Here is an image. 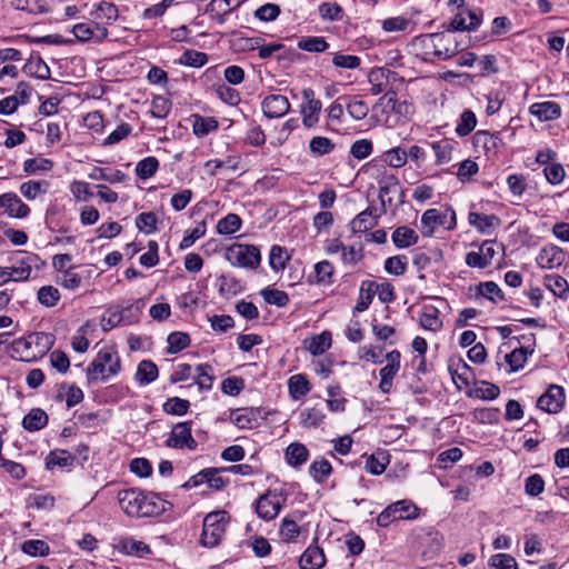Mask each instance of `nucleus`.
I'll list each match as a JSON object with an SVG mask.
<instances>
[{
  "mask_svg": "<svg viewBox=\"0 0 569 569\" xmlns=\"http://www.w3.org/2000/svg\"><path fill=\"white\" fill-rule=\"evenodd\" d=\"M96 22L110 24L118 19L119 12L114 3L110 1H101L97 4L96 9L91 12Z\"/></svg>",
  "mask_w": 569,
  "mask_h": 569,
  "instance_id": "a878e982",
  "label": "nucleus"
},
{
  "mask_svg": "<svg viewBox=\"0 0 569 569\" xmlns=\"http://www.w3.org/2000/svg\"><path fill=\"white\" fill-rule=\"evenodd\" d=\"M335 143L327 137L317 136L309 142L310 153L315 157H322L335 150Z\"/></svg>",
  "mask_w": 569,
  "mask_h": 569,
  "instance_id": "ea45409f",
  "label": "nucleus"
},
{
  "mask_svg": "<svg viewBox=\"0 0 569 569\" xmlns=\"http://www.w3.org/2000/svg\"><path fill=\"white\" fill-rule=\"evenodd\" d=\"M279 533L284 542H293L300 535V527L295 520L286 517L281 521Z\"/></svg>",
  "mask_w": 569,
  "mask_h": 569,
  "instance_id": "13d9d810",
  "label": "nucleus"
},
{
  "mask_svg": "<svg viewBox=\"0 0 569 569\" xmlns=\"http://www.w3.org/2000/svg\"><path fill=\"white\" fill-rule=\"evenodd\" d=\"M212 90L213 93L226 103L234 106L240 101L239 92L224 83L214 86Z\"/></svg>",
  "mask_w": 569,
  "mask_h": 569,
  "instance_id": "680f3d73",
  "label": "nucleus"
},
{
  "mask_svg": "<svg viewBox=\"0 0 569 569\" xmlns=\"http://www.w3.org/2000/svg\"><path fill=\"white\" fill-rule=\"evenodd\" d=\"M389 465V455L385 451L370 455L366 460V470L371 475L379 476L385 472Z\"/></svg>",
  "mask_w": 569,
  "mask_h": 569,
  "instance_id": "e433bc0d",
  "label": "nucleus"
},
{
  "mask_svg": "<svg viewBox=\"0 0 569 569\" xmlns=\"http://www.w3.org/2000/svg\"><path fill=\"white\" fill-rule=\"evenodd\" d=\"M192 421L178 422L172 427V430L166 440L168 448L188 449L193 451L198 447L197 440L192 437L191 432Z\"/></svg>",
  "mask_w": 569,
  "mask_h": 569,
  "instance_id": "6e6552de",
  "label": "nucleus"
},
{
  "mask_svg": "<svg viewBox=\"0 0 569 569\" xmlns=\"http://www.w3.org/2000/svg\"><path fill=\"white\" fill-rule=\"evenodd\" d=\"M121 370V361L116 351L110 349L100 350L92 362L87 368V377L89 382L101 379L108 380L110 377L118 375Z\"/></svg>",
  "mask_w": 569,
  "mask_h": 569,
  "instance_id": "7ed1b4c3",
  "label": "nucleus"
},
{
  "mask_svg": "<svg viewBox=\"0 0 569 569\" xmlns=\"http://www.w3.org/2000/svg\"><path fill=\"white\" fill-rule=\"evenodd\" d=\"M456 224V212L452 208H447L443 212H439L437 209H428L421 216L422 234L425 237H431L437 226L452 230Z\"/></svg>",
  "mask_w": 569,
  "mask_h": 569,
  "instance_id": "423d86ee",
  "label": "nucleus"
},
{
  "mask_svg": "<svg viewBox=\"0 0 569 569\" xmlns=\"http://www.w3.org/2000/svg\"><path fill=\"white\" fill-rule=\"evenodd\" d=\"M326 563L323 550L318 545H310L299 559L300 569H320Z\"/></svg>",
  "mask_w": 569,
  "mask_h": 569,
  "instance_id": "6ab92c4d",
  "label": "nucleus"
},
{
  "mask_svg": "<svg viewBox=\"0 0 569 569\" xmlns=\"http://www.w3.org/2000/svg\"><path fill=\"white\" fill-rule=\"evenodd\" d=\"M529 110L540 121L555 120L561 116L560 106L553 101L536 102L530 106Z\"/></svg>",
  "mask_w": 569,
  "mask_h": 569,
  "instance_id": "412c9836",
  "label": "nucleus"
},
{
  "mask_svg": "<svg viewBox=\"0 0 569 569\" xmlns=\"http://www.w3.org/2000/svg\"><path fill=\"white\" fill-rule=\"evenodd\" d=\"M48 187L47 181H27L20 186V191L24 198L28 200H33L38 194L46 192V188Z\"/></svg>",
  "mask_w": 569,
  "mask_h": 569,
  "instance_id": "e2e57ef3",
  "label": "nucleus"
},
{
  "mask_svg": "<svg viewBox=\"0 0 569 569\" xmlns=\"http://www.w3.org/2000/svg\"><path fill=\"white\" fill-rule=\"evenodd\" d=\"M331 342H332L331 333L328 331H323L322 333L317 335L311 338L309 346H308V350L313 356H320V355L325 353L331 347Z\"/></svg>",
  "mask_w": 569,
  "mask_h": 569,
  "instance_id": "37998d69",
  "label": "nucleus"
},
{
  "mask_svg": "<svg viewBox=\"0 0 569 569\" xmlns=\"http://www.w3.org/2000/svg\"><path fill=\"white\" fill-rule=\"evenodd\" d=\"M74 37L82 42L97 40L103 41L108 37V29L100 22H81L72 28Z\"/></svg>",
  "mask_w": 569,
  "mask_h": 569,
  "instance_id": "4468645a",
  "label": "nucleus"
},
{
  "mask_svg": "<svg viewBox=\"0 0 569 569\" xmlns=\"http://www.w3.org/2000/svg\"><path fill=\"white\" fill-rule=\"evenodd\" d=\"M157 222L158 218L153 212H142L136 218L137 228L147 234L157 230Z\"/></svg>",
  "mask_w": 569,
  "mask_h": 569,
  "instance_id": "052dcab7",
  "label": "nucleus"
},
{
  "mask_svg": "<svg viewBox=\"0 0 569 569\" xmlns=\"http://www.w3.org/2000/svg\"><path fill=\"white\" fill-rule=\"evenodd\" d=\"M54 336L48 332H32L16 339L11 349L22 361H34L43 357L53 346Z\"/></svg>",
  "mask_w": 569,
  "mask_h": 569,
  "instance_id": "f03ea898",
  "label": "nucleus"
},
{
  "mask_svg": "<svg viewBox=\"0 0 569 569\" xmlns=\"http://www.w3.org/2000/svg\"><path fill=\"white\" fill-rule=\"evenodd\" d=\"M56 282L64 289L76 290L81 286L82 277L71 266L68 271L57 274Z\"/></svg>",
  "mask_w": 569,
  "mask_h": 569,
  "instance_id": "58836bf2",
  "label": "nucleus"
},
{
  "mask_svg": "<svg viewBox=\"0 0 569 569\" xmlns=\"http://www.w3.org/2000/svg\"><path fill=\"white\" fill-rule=\"evenodd\" d=\"M263 300L269 305L286 307L289 303V296L282 290L267 287L260 291Z\"/></svg>",
  "mask_w": 569,
  "mask_h": 569,
  "instance_id": "09e8293b",
  "label": "nucleus"
},
{
  "mask_svg": "<svg viewBox=\"0 0 569 569\" xmlns=\"http://www.w3.org/2000/svg\"><path fill=\"white\" fill-rule=\"evenodd\" d=\"M37 254H28L26 258L21 259L18 264L8 267L9 272H12V279L13 281H26L30 278L31 271H32V262L37 260Z\"/></svg>",
  "mask_w": 569,
  "mask_h": 569,
  "instance_id": "c756f323",
  "label": "nucleus"
},
{
  "mask_svg": "<svg viewBox=\"0 0 569 569\" xmlns=\"http://www.w3.org/2000/svg\"><path fill=\"white\" fill-rule=\"evenodd\" d=\"M21 550L31 557H44L49 555L50 547L43 540L30 539L22 543Z\"/></svg>",
  "mask_w": 569,
  "mask_h": 569,
  "instance_id": "49530a36",
  "label": "nucleus"
},
{
  "mask_svg": "<svg viewBox=\"0 0 569 569\" xmlns=\"http://www.w3.org/2000/svg\"><path fill=\"white\" fill-rule=\"evenodd\" d=\"M391 239L397 248L403 249L416 244L419 240V236L413 229L401 226L395 229Z\"/></svg>",
  "mask_w": 569,
  "mask_h": 569,
  "instance_id": "bb28decb",
  "label": "nucleus"
},
{
  "mask_svg": "<svg viewBox=\"0 0 569 569\" xmlns=\"http://www.w3.org/2000/svg\"><path fill=\"white\" fill-rule=\"evenodd\" d=\"M399 194V202H402L403 191L400 187L398 179L395 176L385 177L379 181V198L381 200L382 211L386 212V207L392 204V197L390 194Z\"/></svg>",
  "mask_w": 569,
  "mask_h": 569,
  "instance_id": "a211bd4d",
  "label": "nucleus"
},
{
  "mask_svg": "<svg viewBox=\"0 0 569 569\" xmlns=\"http://www.w3.org/2000/svg\"><path fill=\"white\" fill-rule=\"evenodd\" d=\"M372 150L373 144L371 140L359 139L351 144L350 154L358 160H363L371 154Z\"/></svg>",
  "mask_w": 569,
  "mask_h": 569,
  "instance_id": "0e129e2a",
  "label": "nucleus"
},
{
  "mask_svg": "<svg viewBox=\"0 0 569 569\" xmlns=\"http://www.w3.org/2000/svg\"><path fill=\"white\" fill-rule=\"evenodd\" d=\"M226 259L237 267H249V244L233 243L227 248Z\"/></svg>",
  "mask_w": 569,
  "mask_h": 569,
  "instance_id": "b1692460",
  "label": "nucleus"
},
{
  "mask_svg": "<svg viewBox=\"0 0 569 569\" xmlns=\"http://www.w3.org/2000/svg\"><path fill=\"white\" fill-rule=\"evenodd\" d=\"M190 408V402L186 399H181L179 397L169 398L163 403V411L168 415L172 416H183L188 412Z\"/></svg>",
  "mask_w": 569,
  "mask_h": 569,
  "instance_id": "6e6d98bb",
  "label": "nucleus"
},
{
  "mask_svg": "<svg viewBox=\"0 0 569 569\" xmlns=\"http://www.w3.org/2000/svg\"><path fill=\"white\" fill-rule=\"evenodd\" d=\"M303 102L300 107V113L302 116V124L307 128H313L319 122L322 103L320 100L315 98V91L311 88L302 90Z\"/></svg>",
  "mask_w": 569,
  "mask_h": 569,
  "instance_id": "9b49d317",
  "label": "nucleus"
},
{
  "mask_svg": "<svg viewBox=\"0 0 569 569\" xmlns=\"http://www.w3.org/2000/svg\"><path fill=\"white\" fill-rule=\"evenodd\" d=\"M309 451L307 447L300 442L290 443L286 449V460L289 466L299 467L307 462Z\"/></svg>",
  "mask_w": 569,
  "mask_h": 569,
  "instance_id": "cd10ccee",
  "label": "nucleus"
},
{
  "mask_svg": "<svg viewBox=\"0 0 569 569\" xmlns=\"http://www.w3.org/2000/svg\"><path fill=\"white\" fill-rule=\"evenodd\" d=\"M171 110V102L162 96L152 99L150 113L153 118L163 119Z\"/></svg>",
  "mask_w": 569,
  "mask_h": 569,
  "instance_id": "69168bd1",
  "label": "nucleus"
},
{
  "mask_svg": "<svg viewBox=\"0 0 569 569\" xmlns=\"http://www.w3.org/2000/svg\"><path fill=\"white\" fill-rule=\"evenodd\" d=\"M146 303L143 299H137L130 306L126 308H120V311L123 312V325L129 326L137 323L139 321L140 315L144 308Z\"/></svg>",
  "mask_w": 569,
  "mask_h": 569,
  "instance_id": "3c124183",
  "label": "nucleus"
},
{
  "mask_svg": "<svg viewBox=\"0 0 569 569\" xmlns=\"http://www.w3.org/2000/svg\"><path fill=\"white\" fill-rule=\"evenodd\" d=\"M241 227V219L236 213H229L217 223V232L219 234H231Z\"/></svg>",
  "mask_w": 569,
  "mask_h": 569,
  "instance_id": "603ef678",
  "label": "nucleus"
},
{
  "mask_svg": "<svg viewBox=\"0 0 569 569\" xmlns=\"http://www.w3.org/2000/svg\"><path fill=\"white\" fill-rule=\"evenodd\" d=\"M532 352L533 349L527 346L515 348L511 352L507 353L505 360L509 365L510 371L515 372L522 369L527 362L528 355Z\"/></svg>",
  "mask_w": 569,
  "mask_h": 569,
  "instance_id": "c85d7f7f",
  "label": "nucleus"
},
{
  "mask_svg": "<svg viewBox=\"0 0 569 569\" xmlns=\"http://www.w3.org/2000/svg\"><path fill=\"white\" fill-rule=\"evenodd\" d=\"M333 266L328 260H322L315 264V273L318 284L329 286L332 283Z\"/></svg>",
  "mask_w": 569,
  "mask_h": 569,
  "instance_id": "5fc2aeb1",
  "label": "nucleus"
},
{
  "mask_svg": "<svg viewBox=\"0 0 569 569\" xmlns=\"http://www.w3.org/2000/svg\"><path fill=\"white\" fill-rule=\"evenodd\" d=\"M91 180H103L109 183H121L126 180L127 176L121 170H111L108 168L94 167L88 174Z\"/></svg>",
  "mask_w": 569,
  "mask_h": 569,
  "instance_id": "f704fd0d",
  "label": "nucleus"
},
{
  "mask_svg": "<svg viewBox=\"0 0 569 569\" xmlns=\"http://www.w3.org/2000/svg\"><path fill=\"white\" fill-rule=\"evenodd\" d=\"M420 515V509L409 499H402L389 505L377 517V525L388 527L395 520H413Z\"/></svg>",
  "mask_w": 569,
  "mask_h": 569,
  "instance_id": "39448f33",
  "label": "nucleus"
},
{
  "mask_svg": "<svg viewBox=\"0 0 569 569\" xmlns=\"http://www.w3.org/2000/svg\"><path fill=\"white\" fill-rule=\"evenodd\" d=\"M122 511L130 517H157L172 509L173 505L153 492L124 489L118 492Z\"/></svg>",
  "mask_w": 569,
  "mask_h": 569,
  "instance_id": "f257e3e1",
  "label": "nucleus"
},
{
  "mask_svg": "<svg viewBox=\"0 0 569 569\" xmlns=\"http://www.w3.org/2000/svg\"><path fill=\"white\" fill-rule=\"evenodd\" d=\"M298 48L308 52H323L329 48V43L323 37H308L298 42Z\"/></svg>",
  "mask_w": 569,
  "mask_h": 569,
  "instance_id": "4d7b16f0",
  "label": "nucleus"
},
{
  "mask_svg": "<svg viewBox=\"0 0 569 569\" xmlns=\"http://www.w3.org/2000/svg\"><path fill=\"white\" fill-rule=\"evenodd\" d=\"M228 523L227 511H213L203 519L200 543L207 548L218 546L224 536Z\"/></svg>",
  "mask_w": 569,
  "mask_h": 569,
  "instance_id": "20e7f679",
  "label": "nucleus"
},
{
  "mask_svg": "<svg viewBox=\"0 0 569 569\" xmlns=\"http://www.w3.org/2000/svg\"><path fill=\"white\" fill-rule=\"evenodd\" d=\"M482 21V10H462L457 13L450 21L448 31H471L477 29Z\"/></svg>",
  "mask_w": 569,
  "mask_h": 569,
  "instance_id": "ddd939ff",
  "label": "nucleus"
},
{
  "mask_svg": "<svg viewBox=\"0 0 569 569\" xmlns=\"http://www.w3.org/2000/svg\"><path fill=\"white\" fill-rule=\"evenodd\" d=\"M158 367L151 360H142L137 368L136 380L140 385H149L158 378Z\"/></svg>",
  "mask_w": 569,
  "mask_h": 569,
  "instance_id": "473e14b6",
  "label": "nucleus"
},
{
  "mask_svg": "<svg viewBox=\"0 0 569 569\" xmlns=\"http://www.w3.org/2000/svg\"><path fill=\"white\" fill-rule=\"evenodd\" d=\"M477 118L473 111L467 109L465 110L458 121L456 127V133L459 137L468 136L476 127Z\"/></svg>",
  "mask_w": 569,
  "mask_h": 569,
  "instance_id": "8fccbe9b",
  "label": "nucleus"
},
{
  "mask_svg": "<svg viewBox=\"0 0 569 569\" xmlns=\"http://www.w3.org/2000/svg\"><path fill=\"white\" fill-rule=\"evenodd\" d=\"M448 32H438L426 34L428 44H432V57L438 60H448L458 52V42L455 37Z\"/></svg>",
  "mask_w": 569,
  "mask_h": 569,
  "instance_id": "0eeeda50",
  "label": "nucleus"
},
{
  "mask_svg": "<svg viewBox=\"0 0 569 569\" xmlns=\"http://www.w3.org/2000/svg\"><path fill=\"white\" fill-rule=\"evenodd\" d=\"M407 151L397 147L382 154L383 161L392 168H401L407 162Z\"/></svg>",
  "mask_w": 569,
  "mask_h": 569,
  "instance_id": "bf43d9fd",
  "label": "nucleus"
},
{
  "mask_svg": "<svg viewBox=\"0 0 569 569\" xmlns=\"http://www.w3.org/2000/svg\"><path fill=\"white\" fill-rule=\"evenodd\" d=\"M545 283L549 290L557 297L565 298L569 292L568 281L558 274H549L545 278Z\"/></svg>",
  "mask_w": 569,
  "mask_h": 569,
  "instance_id": "c03bdc74",
  "label": "nucleus"
},
{
  "mask_svg": "<svg viewBox=\"0 0 569 569\" xmlns=\"http://www.w3.org/2000/svg\"><path fill=\"white\" fill-rule=\"evenodd\" d=\"M60 298V291L51 284L42 286L37 292L38 302L46 308L56 307Z\"/></svg>",
  "mask_w": 569,
  "mask_h": 569,
  "instance_id": "4c0bfd02",
  "label": "nucleus"
},
{
  "mask_svg": "<svg viewBox=\"0 0 569 569\" xmlns=\"http://www.w3.org/2000/svg\"><path fill=\"white\" fill-rule=\"evenodd\" d=\"M325 417L323 410L318 407L306 408L299 413L300 425L307 429L319 427L323 422Z\"/></svg>",
  "mask_w": 569,
  "mask_h": 569,
  "instance_id": "2f4dec72",
  "label": "nucleus"
},
{
  "mask_svg": "<svg viewBox=\"0 0 569 569\" xmlns=\"http://www.w3.org/2000/svg\"><path fill=\"white\" fill-rule=\"evenodd\" d=\"M448 369L452 376L453 381L459 379L463 385L469 386L471 368L463 359H450Z\"/></svg>",
  "mask_w": 569,
  "mask_h": 569,
  "instance_id": "c9c22d12",
  "label": "nucleus"
},
{
  "mask_svg": "<svg viewBox=\"0 0 569 569\" xmlns=\"http://www.w3.org/2000/svg\"><path fill=\"white\" fill-rule=\"evenodd\" d=\"M159 168V161L156 157H147L140 160L136 166V174L142 179L153 177Z\"/></svg>",
  "mask_w": 569,
  "mask_h": 569,
  "instance_id": "de8ad7c7",
  "label": "nucleus"
},
{
  "mask_svg": "<svg viewBox=\"0 0 569 569\" xmlns=\"http://www.w3.org/2000/svg\"><path fill=\"white\" fill-rule=\"evenodd\" d=\"M49 418L44 410L40 408H33L22 419V427L30 431H39L48 425Z\"/></svg>",
  "mask_w": 569,
  "mask_h": 569,
  "instance_id": "393cba45",
  "label": "nucleus"
},
{
  "mask_svg": "<svg viewBox=\"0 0 569 569\" xmlns=\"http://www.w3.org/2000/svg\"><path fill=\"white\" fill-rule=\"evenodd\" d=\"M376 208L368 207L359 214H357L350 222V229L353 233L366 232L377 223V216H373Z\"/></svg>",
  "mask_w": 569,
  "mask_h": 569,
  "instance_id": "5701e85b",
  "label": "nucleus"
},
{
  "mask_svg": "<svg viewBox=\"0 0 569 569\" xmlns=\"http://www.w3.org/2000/svg\"><path fill=\"white\" fill-rule=\"evenodd\" d=\"M284 498L277 491L268 490L256 502V512L263 520H272L280 512Z\"/></svg>",
  "mask_w": 569,
  "mask_h": 569,
  "instance_id": "9d476101",
  "label": "nucleus"
},
{
  "mask_svg": "<svg viewBox=\"0 0 569 569\" xmlns=\"http://www.w3.org/2000/svg\"><path fill=\"white\" fill-rule=\"evenodd\" d=\"M319 14L322 19L338 21L342 19L343 10L336 2H323L319 6Z\"/></svg>",
  "mask_w": 569,
  "mask_h": 569,
  "instance_id": "774afa93",
  "label": "nucleus"
},
{
  "mask_svg": "<svg viewBox=\"0 0 569 569\" xmlns=\"http://www.w3.org/2000/svg\"><path fill=\"white\" fill-rule=\"evenodd\" d=\"M419 322L425 330L432 332L439 331L442 328L439 309L432 305L423 306L419 317Z\"/></svg>",
  "mask_w": 569,
  "mask_h": 569,
  "instance_id": "4be33fe9",
  "label": "nucleus"
},
{
  "mask_svg": "<svg viewBox=\"0 0 569 569\" xmlns=\"http://www.w3.org/2000/svg\"><path fill=\"white\" fill-rule=\"evenodd\" d=\"M368 81L371 84L370 92L373 96L387 93L392 90L397 81H403L396 71L388 68H373L368 74Z\"/></svg>",
  "mask_w": 569,
  "mask_h": 569,
  "instance_id": "1a4fd4ad",
  "label": "nucleus"
},
{
  "mask_svg": "<svg viewBox=\"0 0 569 569\" xmlns=\"http://www.w3.org/2000/svg\"><path fill=\"white\" fill-rule=\"evenodd\" d=\"M168 350L170 355L178 353L189 347L191 340L188 333L174 331L168 336Z\"/></svg>",
  "mask_w": 569,
  "mask_h": 569,
  "instance_id": "a18cd8bd",
  "label": "nucleus"
},
{
  "mask_svg": "<svg viewBox=\"0 0 569 569\" xmlns=\"http://www.w3.org/2000/svg\"><path fill=\"white\" fill-rule=\"evenodd\" d=\"M123 312L120 307L109 308L101 318V328L103 331H110L119 325H123Z\"/></svg>",
  "mask_w": 569,
  "mask_h": 569,
  "instance_id": "864d4df0",
  "label": "nucleus"
},
{
  "mask_svg": "<svg viewBox=\"0 0 569 569\" xmlns=\"http://www.w3.org/2000/svg\"><path fill=\"white\" fill-rule=\"evenodd\" d=\"M565 261V251L555 244H548L541 248L536 262L542 269H555L560 267Z\"/></svg>",
  "mask_w": 569,
  "mask_h": 569,
  "instance_id": "2eb2a0df",
  "label": "nucleus"
},
{
  "mask_svg": "<svg viewBox=\"0 0 569 569\" xmlns=\"http://www.w3.org/2000/svg\"><path fill=\"white\" fill-rule=\"evenodd\" d=\"M565 390L561 386L550 385L537 400V407L548 413H558L565 405Z\"/></svg>",
  "mask_w": 569,
  "mask_h": 569,
  "instance_id": "f8f14e48",
  "label": "nucleus"
},
{
  "mask_svg": "<svg viewBox=\"0 0 569 569\" xmlns=\"http://www.w3.org/2000/svg\"><path fill=\"white\" fill-rule=\"evenodd\" d=\"M289 395L293 400H299L310 391V383L303 375H293L288 380Z\"/></svg>",
  "mask_w": 569,
  "mask_h": 569,
  "instance_id": "72a5a7b5",
  "label": "nucleus"
},
{
  "mask_svg": "<svg viewBox=\"0 0 569 569\" xmlns=\"http://www.w3.org/2000/svg\"><path fill=\"white\" fill-rule=\"evenodd\" d=\"M261 109L269 119L280 118L289 112L290 102L284 96L270 94L261 102Z\"/></svg>",
  "mask_w": 569,
  "mask_h": 569,
  "instance_id": "dca6fc26",
  "label": "nucleus"
},
{
  "mask_svg": "<svg viewBox=\"0 0 569 569\" xmlns=\"http://www.w3.org/2000/svg\"><path fill=\"white\" fill-rule=\"evenodd\" d=\"M332 472V466L327 459L313 461L309 467V473L318 483H322Z\"/></svg>",
  "mask_w": 569,
  "mask_h": 569,
  "instance_id": "79ce46f5",
  "label": "nucleus"
},
{
  "mask_svg": "<svg viewBox=\"0 0 569 569\" xmlns=\"http://www.w3.org/2000/svg\"><path fill=\"white\" fill-rule=\"evenodd\" d=\"M0 208L11 218H26L30 208L13 192H6L0 196Z\"/></svg>",
  "mask_w": 569,
  "mask_h": 569,
  "instance_id": "f3484780",
  "label": "nucleus"
},
{
  "mask_svg": "<svg viewBox=\"0 0 569 569\" xmlns=\"http://www.w3.org/2000/svg\"><path fill=\"white\" fill-rule=\"evenodd\" d=\"M74 461V457L68 450L56 449L48 453L46 458V467L52 470L54 467H70Z\"/></svg>",
  "mask_w": 569,
  "mask_h": 569,
  "instance_id": "7c9ffc66",
  "label": "nucleus"
},
{
  "mask_svg": "<svg viewBox=\"0 0 569 569\" xmlns=\"http://www.w3.org/2000/svg\"><path fill=\"white\" fill-rule=\"evenodd\" d=\"M489 566L493 569H518L516 559L508 553H496L491 556Z\"/></svg>",
  "mask_w": 569,
  "mask_h": 569,
  "instance_id": "338daca9",
  "label": "nucleus"
},
{
  "mask_svg": "<svg viewBox=\"0 0 569 569\" xmlns=\"http://www.w3.org/2000/svg\"><path fill=\"white\" fill-rule=\"evenodd\" d=\"M208 61V56L204 52L187 49L181 57L177 60V63L187 67L200 68Z\"/></svg>",
  "mask_w": 569,
  "mask_h": 569,
  "instance_id": "a19ab883",
  "label": "nucleus"
},
{
  "mask_svg": "<svg viewBox=\"0 0 569 569\" xmlns=\"http://www.w3.org/2000/svg\"><path fill=\"white\" fill-rule=\"evenodd\" d=\"M469 223L476 228L480 233L490 234L493 229L498 228L501 220L496 214H482L478 212H469Z\"/></svg>",
  "mask_w": 569,
  "mask_h": 569,
  "instance_id": "aec40b11",
  "label": "nucleus"
}]
</instances>
